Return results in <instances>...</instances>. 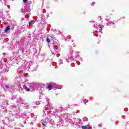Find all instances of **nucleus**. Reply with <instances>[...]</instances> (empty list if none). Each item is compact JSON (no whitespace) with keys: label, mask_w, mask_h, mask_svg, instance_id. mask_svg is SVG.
Instances as JSON below:
<instances>
[{"label":"nucleus","mask_w":129,"mask_h":129,"mask_svg":"<svg viewBox=\"0 0 129 129\" xmlns=\"http://www.w3.org/2000/svg\"><path fill=\"white\" fill-rule=\"evenodd\" d=\"M49 48L51 52L54 55H55V54H57L58 52H60V46L58 43V40L55 39L53 41V44L52 46H50Z\"/></svg>","instance_id":"1"},{"label":"nucleus","mask_w":129,"mask_h":129,"mask_svg":"<svg viewBox=\"0 0 129 129\" xmlns=\"http://www.w3.org/2000/svg\"><path fill=\"white\" fill-rule=\"evenodd\" d=\"M72 124L73 125H78L79 127H80V125L82 124L81 123V120L80 119L73 118Z\"/></svg>","instance_id":"2"},{"label":"nucleus","mask_w":129,"mask_h":129,"mask_svg":"<svg viewBox=\"0 0 129 129\" xmlns=\"http://www.w3.org/2000/svg\"><path fill=\"white\" fill-rule=\"evenodd\" d=\"M46 101L47 102V105L44 108H45V110H49V109L53 107V105L50 102V99L49 98H46Z\"/></svg>","instance_id":"3"},{"label":"nucleus","mask_w":129,"mask_h":129,"mask_svg":"<svg viewBox=\"0 0 129 129\" xmlns=\"http://www.w3.org/2000/svg\"><path fill=\"white\" fill-rule=\"evenodd\" d=\"M39 86H40V84L39 83H33L31 86V92H34L35 90H38V88H39Z\"/></svg>","instance_id":"4"},{"label":"nucleus","mask_w":129,"mask_h":129,"mask_svg":"<svg viewBox=\"0 0 129 129\" xmlns=\"http://www.w3.org/2000/svg\"><path fill=\"white\" fill-rule=\"evenodd\" d=\"M22 13H24L25 15H30V10L29 7H24L21 10Z\"/></svg>","instance_id":"5"},{"label":"nucleus","mask_w":129,"mask_h":129,"mask_svg":"<svg viewBox=\"0 0 129 129\" xmlns=\"http://www.w3.org/2000/svg\"><path fill=\"white\" fill-rule=\"evenodd\" d=\"M4 88L6 91H9L11 89H13V86L11 85H5V87Z\"/></svg>","instance_id":"6"},{"label":"nucleus","mask_w":129,"mask_h":129,"mask_svg":"<svg viewBox=\"0 0 129 129\" xmlns=\"http://www.w3.org/2000/svg\"><path fill=\"white\" fill-rule=\"evenodd\" d=\"M63 110V108L62 107H60L59 108V109H55L54 111H53V114H58V113H60V111H62Z\"/></svg>","instance_id":"7"},{"label":"nucleus","mask_w":129,"mask_h":129,"mask_svg":"<svg viewBox=\"0 0 129 129\" xmlns=\"http://www.w3.org/2000/svg\"><path fill=\"white\" fill-rule=\"evenodd\" d=\"M25 63L24 66L25 68H30V64L32 63L31 62H27V60H25L23 61Z\"/></svg>","instance_id":"8"},{"label":"nucleus","mask_w":129,"mask_h":129,"mask_svg":"<svg viewBox=\"0 0 129 129\" xmlns=\"http://www.w3.org/2000/svg\"><path fill=\"white\" fill-rule=\"evenodd\" d=\"M17 89L19 91V92H22L23 91V89H24V88L23 87H21V85H19L16 87Z\"/></svg>","instance_id":"9"},{"label":"nucleus","mask_w":129,"mask_h":129,"mask_svg":"<svg viewBox=\"0 0 129 129\" xmlns=\"http://www.w3.org/2000/svg\"><path fill=\"white\" fill-rule=\"evenodd\" d=\"M98 27L99 28V32H100L101 33V34H102V32H101V30H102V29H103V28H104V26L101 24H99V25H98Z\"/></svg>","instance_id":"10"},{"label":"nucleus","mask_w":129,"mask_h":129,"mask_svg":"<svg viewBox=\"0 0 129 129\" xmlns=\"http://www.w3.org/2000/svg\"><path fill=\"white\" fill-rule=\"evenodd\" d=\"M61 118H67V115L65 113H62L60 115Z\"/></svg>","instance_id":"11"},{"label":"nucleus","mask_w":129,"mask_h":129,"mask_svg":"<svg viewBox=\"0 0 129 129\" xmlns=\"http://www.w3.org/2000/svg\"><path fill=\"white\" fill-rule=\"evenodd\" d=\"M35 23V20H31L29 22V26H32V25H34Z\"/></svg>","instance_id":"12"},{"label":"nucleus","mask_w":129,"mask_h":129,"mask_svg":"<svg viewBox=\"0 0 129 129\" xmlns=\"http://www.w3.org/2000/svg\"><path fill=\"white\" fill-rule=\"evenodd\" d=\"M24 106L27 109L30 108V105H29V104H28V103L24 104Z\"/></svg>","instance_id":"13"},{"label":"nucleus","mask_w":129,"mask_h":129,"mask_svg":"<svg viewBox=\"0 0 129 129\" xmlns=\"http://www.w3.org/2000/svg\"><path fill=\"white\" fill-rule=\"evenodd\" d=\"M53 85H52V84H49L48 86V88L49 89V90H51V89H53V87H52Z\"/></svg>","instance_id":"14"},{"label":"nucleus","mask_w":129,"mask_h":129,"mask_svg":"<svg viewBox=\"0 0 129 129\" xmlns=\"http://www.w3.org/2000/svg\"><path fill=\"white\" fill-rule=\"evenodd\" d=\"M41 123L43 126H46V125H47V122L44 121V120H42Z\"/></svg>","instance_id":"15"},{"label":"nucleus","mask_w":129,"mask_h":129,"mask_svg":"<svg viewBox=\"0 0 129 129\" xmlns=\"http://www.w3.org/2000/svg\"><path fill=\"white\" fill-rule=\"evenodd\" d=\"M10 27L9 26H8L6 28H5V33H7V32H9V31H10Z\"/></svg>","instance_id":"16"},{"label":"nucleus","mask_w":129,"mask_h":129,"mask_svg":"<svg viewBox=\"0 0 129 129\" xmlns=\"http://www.w3.org/2000/svg\"><path fill=\"white\" fill-rule=\"evenodd\" d=\"M67 121L68 122H70V123H72V121H73V119H67Z\"/></svg>","instance_id":"17"},{"label":"nucleus","mask_w":129,"mask_h":129,"mask_svg":"<svg viewBox=\"0 0 129 129\" xmlns=\"http://www.w3.org/2000/svg\"><path fill=\"white\" fill-rule=\"evenodd\" d=\"M98 33V31H95L93 32L94 36H95V37H98V34H97Z\"/></svg>","instance_id":"18"},{"label":"nucleus","mask_w":129,"mask_h":129,"mask_svg":"<svg viewBox=\"0 0 129 129\" xmlns=\"http://www.w3.org/2000/svg\"><path fill=\"white\" fill-rule=\"evenodd\" d=\"M22 98H19L17 99V102H19V103H22Z\"/></svg>","instance_id":"19"},{"label":"nucleus","mask_w":129,"mask_h":129,"mask_svg":"<svg viewBox=\"0 0 129 129\" xmlns=\"http://www.w3.org/2000/svg\"><path fill=\"white\" fill-rule=\"evenodd\" d=\"M41 22H45L46 21V19L45 18V17L42 16L41 19Z\"/></svg>","instance_id":"20"},{"label":"nucleus","mask_w":129,"mask_h":129,"mask_svg":"<svg viewBox=\"0 0 129 129\" xmlns=\"http://www.w3.org/2000/svg\"><path fill=\"white\" fill-rule=\"evenodd\" d=\"M9 71V69H4L3 71V73H6V72H8Z\"/></svg>","instance_id":"21"},{"label":"nucleus","mask_w":129,"mask_h":129,"mask_svg":"<svg viewBox=\"0 0 129 129\" xmlns=\"http://www.w3.org/2000/svg\"><path fill=\"white\" fill-rule=\"evenodd\" d=\"M81 126L82 129H87L88 128V125L83 126V125H81Z\"/></svg>","instance_id":"22"},{"label":"nucleus","mask_w":129,"mask_h":129,"mask_svg":"<svg viewBox=\"0 0 129 129\" xmlns=\"http://www.w3.org/2000/svg\"><path fill=\"white\" fill-rule=\"evenodd\" d=\"M25 90H26V91H27V92L32 91H31V90H32V88H31V89H30V88H28V87H26V88H25Z\"/></svg>","instance_id":"23"},{"label":"nucleus","mask_w":129,"mask_h":129,"mask_svg":"<svg viewBox=\"0 0 129 129\" xmlns=\"http://www.w3.org/2000/svg\"><path fill=\"white\" fill-rule=\"evenodd\" d=\"M83 119V121H88V118L86 117H84Z\"/></svg>","instance_id":"24"},{"label":"nucleus","mask_w":129,"mask_h":129,"mask_svg":"<svg viewBox=\"0 0 129 129\" xmlns=\"http://www.w3.org/2000/svg\"><path fill=\"white\" fill-rule=\"evenodd\" d=\"M95 5V2H92V3H91V7H94Z\"/></svg>","instance_id":"25"},{"label":"nucleus","mask_w":129,"mask_h":129,"mask_svg":"<svg viewBox=\"0 0 129 129\" xmlns=\"http://www.w3.org/2000/svg\"><path fill=\"white\" fill-rule=\"evenodd\" d=\"M109 24H110V26H112V25H114V22L110 21Z\"/></svg>","instance_id":"26"},{"label":"nucleus","mask_w":129,"mask_h":129,"mask_svg":"<svg viewBox=\"0 0 129 129\" xmlns=\"http://www.w3.org/2000/svg\"><path fill=\"white\" fill-rule=\"evenodd\" d=\"M59 64H63V60H62V59L59 60Z\"/></svg>","instance_id":"27"},{"label":"nucleus","mask_w":129,"mask_h":129,"mask_svg":"<svg viewBox=\"0 0 129 129\" xmlns=\"http://www.w3.org/2000/svg\"><path fill=\"white\" fill-rule=\"evenodd\" d=\"M86 102H88V100H86V99H84V103H85V104H86Z\"/></svg>","instance_id":"28"},{"label":"nucleus","mask_w":129,"mask_h":129,"mask_svg":"<svg viewBox=\"0 0 129 129\" xmlns=\"http://www.w3.org/2000/svg\"><path fill=\"white\" fill-rule=\"evenodd\" d=\"M46 42L47 43H50V39H49L48 38H46Z\"/></svg>","instance_id":"29"},{"label":"nucleus","mask_w":129,"mask_h":129,"mask_svg":"<svg viewBox=\"0 0 129 129\" xmlns=\"http://www.w3.org/2000/svg\"><path fill=\"white\" fill-rule=\"evenodd\" d=\"M35 104L36 105H39L40 104V102L39 101L36 102Z\"/></svg>","instance_id":"30"},{"label":"nucleus","mask_w":129,"mask_h":129,"mask_svg":"<svg viewBox=\"0 0 129 129\" xmlns=\"http://www.w3.org/2000/svg\"><path fill=\"white\" fill-rule=\"evenodd\" d=\"M23 83H24V84H28V80H26L23 82Z\"/></svg>","instance_id":"31"},{"label":"nucleus","mask_w":129,"mask_h":129,"mask_svg":"<svg viewBox=\"0 0 129 129\" xmlns=\"http://www.w3.org/2000/svg\"><path fill=\"white\" fill-rule=\"evenodd\" d=\"M106 26H109V27H111V25H110L109 22L106 23Z\"/></svg>","instance_id":"32"},{"label":"nucleus","mask_w":129,"mask_h":129,"mask_svg":"<svg viewBox=\"0 0 129 129\" xmlns=\"http://www.w3.org/2000/svg\"><path fill=\"white\" fill-rule=\"evenodd\" d=\"M54 85H55V88H57L58 89H59V88H58L57 85L54 84Z\"/></svg>","instance_id":"33"},{"label":"nucleus","mask_w":129,"mask_h":129,"mask_svg":"<svg viewBox=\"0 0 129 129\" xmlns=\"http://www.w3.org/2000/svg\"><path fill=\"white\" fill-rule=\"evenodd\" d=\"M24 3H26L27 2H28V0H23Z\"/></svg>","instance_id":"34"},{"label":"nucleus","mask_w":129,"mask_h":129,"mask_svg":"<svg viewBox=\"0 0 129 129\" xmlns=\"http://www.w3.org/2000/svg\"><path fill=\"white\" fill-rule=\"evenodd\" d=\"M78 54H76L75 56V58H78Z\"/></svg>","instance_id":"35"},{"label":"nucleus","mask_w":129,"mask_h":129,"mask_svg":"<svg viewBox=\"0 0 129 129\" xmlns=\"http://www.w3.org/2000/svg\"><path fill=\"white\" fill-rule=\"evenodd\" d=\"M94 28H96L97 29H98L97 26H96L95 25H94Z\"/></svg>","instance_id":"36"},{"label":"nucleus","mask_w":129,"mask_h":129,"mask_svg":"<svg viewBox=\"0 0 129 129\" xmlns=\"http://www.w3.org/2000/svg\"><path fill=\"white\" fill-rule=\"evenodd\" d=\"M92 128H91V127L90 126H88V128L87 129H92Z\"/></svg>","instance_id":"37"},{"label":"nucleus","mask_w":129,"mask_h":129,"mask_svg":"<svg viewBox=\"0 0 129 129\" xmlns=\"http://www.w3.org/2000/svg\"><path fill=\"white\" fill-rule=\"evenodd\" d=\"M98 126H99V127H101V126H102V124H98Z\"/></svg>","instance_id":"38"},{"label":"nucleus","mask_w":129,"mask_h":129,"mask_svg":"<svg viewBox=\"0 0 129 129\" xmlns=\"http://www.w3.org/2000/svg\"><path fill=\"white\" fill-rule=\"evenodd\" d=\"M105 21H107V22H109V19H106Z\"/></svg>","instance_id":"39"},{"label":"nucleus","mask_w":129,"mask_h":129,"mask_svg":"<svg viewBox=\"0 0 129 129\" xmlns=\"http://www.w3.org/2000/svg\"><path fill=\"white\" fill-rule=\"evenodd\" d=\"M30 124H34V122H30Z\"/></svg>","instance_id":"40"},{"label":"nucleus","mask_w":129,"mask_h":129,"mask_svg":"<svg viewBox=\"0 0 129 129\" xmlns=\"http://www.w3.org/2000/svg\"><path fill=\"white\" fill-rule=\"evenodd\" d=\"M99 18H100V20H101L102 19V18H101V16H100Z\"/></svg>","instance_id":"41"},{"label":"nucleus","mask_w":129,"mask_h":129,"mask_svg":"<svg viewBox=\"0 0 129 129\" xmlns=\"http://www.w3.org/2000/svg\"><path fill=\"white\" fill-rule=\"evenodd\" d=\"M46 17H47V18H49V15H47L46 16Z\"/></svg>","instance_id":"42"},{"label":"nucleus","mask_w":129,"mask_h":129,"mask_svg":"<svg viewBox=\"0 0 129 129\" xmlns=\"http://www.w3.org/2000/svg\"><path fill=\"white\" fill-rule=\"evenodd\" d=\"M71 57H72V55L71 54V55L70 56V58H71Z\"/></svg>","instance_id":"43"},{"label":"nucleus","mask_w":129,"mask_h":129,"mask_svg":"<svg viewBox=\"0 0 129 129\" xmlns=\"http://www.w3.org/2000/svg\"><path fill=\"white\" fill-rule=\"evenodd\" d=\"M60 124H61V125H63V124H62V123H61Z\"/></svg>","instance_id":"44"},{"label":"nucleus","mask_w":129,"mask_h":129,"mask_svg":"<svg viewBox=\"0 0 129 129\" xmlns=\"http://www.w3.org/2000/svg\"><path fill=\"white\" fill-rule=\"evenodd\" d=\"M57 116H60V115H59L58 114H57Z\"/></svg>","instance_id":"45"},{"label":"nucleus","mask_w":129,"mask_h":129,"mask_svg":"<svg viewBox=\"0 0 129 129\" xmlns=\"http://www.w3.org/2000/svg\"><path fill=\"white\" fill-rule=\"evenodd\" d=\"M60 122H62V120H60Z\"/></svg>","instance_id":"46"},{"label":"nucleus","mask_w":129,"mask_h":129,"mask_svg":"<svg viewBox=\"0 0 129 129\" xmlns=\"http://www.w3.org/2000/svg\"><path fill=\"white\" fill-rule=\"evenodd\" d=\"M113 28H114V26H113Z\"/></svg>","instance_id":"47"},{"label":"nucleus","mask_w":129,"mask_h":129,"mask_svg":"<svg viewBox=\"0 0 129 129\" xmlns=\"http://www.w3.org/2000/svg\"><path fill=\"white\" fill-rule=\"evenodd\" d=\"M74 46H75L74 44H73V46H74Z\"/></svg>","instance_id":"48"}]
</instances>
